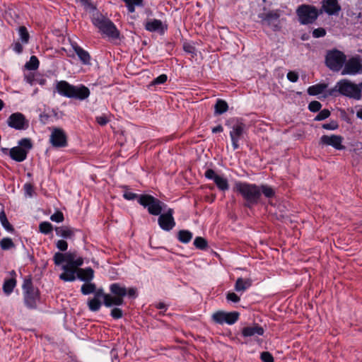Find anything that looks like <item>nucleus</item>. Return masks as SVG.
<instances>
[{
	"label": "nucleus",
	"mask_w": 362,
	"mask_h": 362,
	"mask_svg": "<svg viewBox=\"0 0 362 362\" xmlns=\"http://www.w3.org/2000/svg\"><path fill=\"white\" fill-rule=\"evenodd\" d=\"M91 21L102 35L112 40L119 38V31L115 25L102 13L94 12L91 16Z\"/></svg>",
	"instance_id": "1"
},
{
	"label": "nucleus",
	"mask_w": 362,
	"mask_h": 362,
	"mask_svg": "<svg viewBox=\"0 0 362 362\" xmlns=\"http://www.w3.org/2000/svg\"><path fill=\"white\" fill-rule=\"evenodd\" d=\"M233 189L243 197L247 207H251L259 202V185L238 181L235 183Z\"/></svg>",
	"instance_id": "2"
},
{
	"label": "nucleus",
	"mask_w": 362,
	"mask_h": 362,
	"mask_svg": "<svg viewBox=\"0 0 362 362\" xmlns=\"http://www.w3.org/2000/svg\"><path fill=\"white\" fill-rule=\"evenodd\" d=\"M337 92L341 95L356 100H359L362 98L358 85L348 79H341L338 81L333 88L329 89L326 95H335Z\"/></svg>",
	"instance_id": "3"
},
{
	"label": "nucleus",
	"mask_w": 362,
	"mask_h": 362,
	"mask_svg": "<svg viewBox=\"0 0 362 362\" xmlns=\"http://www.w3.org/2000/svg\"><path fill=\"white\" fill-rule=\"evenodd\" d=\"M110 296H105V306L122 305L124 297L127 294V288L122 284L114 283L110 286Z\"/></svg>",
	"instance_id": "4"
},
{
	"label": "nucleus",
	"mask_w": 362,
	"mask_h": 362,
	"mask_svg": "<svg viewBox=\"0 0 362 362\" xmlns=\"http://www.w3.org/2000/svg\"><path fill=\"white\" fill-rule=\"evenodd\" d=\"M138 202L148 209L150 214L158 216L165 209V204L149 194L140 195Z\"/></svg>",
	"instance_id": "5"
},
{
	"label": "nucleus",
	"mask_w": 362,
	"mask_h": 362,
	"mask_svg": "<svg viewBox=\"0 0 362 362\" xmlns=\"http://www.w3.org/2000/svg\"><path fill=\"white\" fill-rule=\"evenodd\" d=\"M296 14L300 24L308 25L313 23L317 18L319 12L314 6L303 4L298 7Z\"/></svg>",
	"instance_id": "6"
},
{
	"label": "nucleus",
	"mask_w": 362,
	"mask_h": 362,
	"mask_svg": "<svg viewBox=\"0 0 362 362\" xmlns=\"http://www.w3.org/2000/svg\"><path fill=\"white\" fill-rule=\"evenodd\" d=\"M346 59V57L342 52L332 49L327 52L325 64L332 71H339L343 67Z\"/></svg>",
	"instance_id": "7"
},
{
	"label": "nucleus",
	"mask_w": 362,
	"mask_h": 362,
	"mask_svg": "<svg viewBox=\"0 0 362 362\" xmlns=\"http://www.w3.org/2000/svg\"><path fill=\"white\" fill-rule=\"evenodd\" d=\"M24 302L27 307L34 308L38 298V291L33 286L31 279H25L23 286Z\"/></svg>",
	"instance_id": "8"
},
{
	"label": "nucleus",
	"mask_w": 362,
	"mask_h": 362,
	"mask_svg": "<svg viewBox=\"0 0 362 362\" xmlns=\"http://www.w3.org/2000/svg\"><path fill=\"white\" fill-rule=\"evenodd\" d=\"M342 75H356L362 73V58L360 56H355L349 58L344 64Z\"/></svg>",
	"instance_id": "9"
},
{
	"label": "nucleus",
	"mask_w": 362,
	"mask_h": 362,
	"mask_svg": "<svg viewBox=\"0 0 362 362\" xmlns=\"http://www.w3.org/2000/svg\"><path fill=\"white\" fill-rule=\"evenodd\" d=\"M8 125L17 130H25L29 127V121L21 112L11 114L7 119Z\"/></svg>",
	"instance_id": "10"
},
{
	"label": "nucleus",
	"mask_w": 362,
	"mask_h": 362,
	"mask_svg": "<svg viewBox=\"0 0 362 362\" xmlns=\"http://www.w3.org/2000/svg\"><path fill=\"white\" fill-rule=\"evenodd\" d=\"M245 132V125L240 121L235 122L231 127L230 136L232 141L233 149L239 148V141L243 137Z\"/></svg>",
	"instance_id": "11"
},
{
	"label": "nucleus",
	"mask_w": 362,
	"mask_h": 362,
	"mask_svg": "<svg viewBox=\"0 0 362 362\" xmlns=\"http://www.w3.org/2000/svg\"><path fill=\"white\" fill-rule=\"evenodd\" d=\"M239 317L238 313L230 312L227 313L224 311H218L213 314V320L220 325L226 323L228 325H233L238 321Z\"/></svg>",
	"instance_id": "12"
},
{
	"label": "nucleus",
	"mask_w": 362,
	"mask_h": 362,
	"mask_svg": "<svg viewBox=\"0 0 362 362\" xmlns=\"http://www.w3.org/2000/svg\"><path fill=\"white\" fill-rule=\"evenodd\" d=\"M49 142L56 148L67 146V137L65 132L60 128H53L49 136Z\"/></svg>",
	"instance_id": "13"
},
{
	"label": "nucleus",
	"mask_w": 362,
	"mask_h": 362,
	"mask_svg": "<svg viewBox=\"0 0 362 362\" xmlns=\"http://www.w3.org/2000/svg\"><path fill=\"white\" fill-rule=\"evenodd\" d=\"M174 211L173 209H168L165 213L160 214L158 222L159 226L165 231H170L175 226V221L173 218Z\"/></svg>",
	"instance_id": "14"
},
{
	"label": "nucleus",
	"mask_w": 362,
	"mask_h": 362,
	"mask_svg": "<svg viewBox=\"0 0 362 362\" xmlns=\"http://www.w3.org/2000/svg\"><path fill=\"white\" fill-rule=\"evenodd\" d=\"M344 138L340 135H323L321 136L320 143L322 145L330 146L337 150H343L345 146L342 143Z\"/></svg>",
	"instance_id": "15"
},
{
	"label": "nucleus",
	"mask_w": 362,
	"mask_h": 362,
	"mask_svg": "<svg viewBox=\"0 0 362 362\" xmlns=\"http://www.w3.org/2000/svg\"><path fill=\"white\" fill-rule=\"evenodd\" d=\"M204 176L209 179L212 180L215 182L217 187L221 191H226L229 188L228 180L221 175H218L212 169H208L204 173Z\"/></svg>",
	"instance_id": "16"
},
{
	"label": "nucleus",
	"mask_w": 362,
	"mask_h": 362,
	"mask_svg": "<svg viewBox=\"0 0 362 362\" xmlns=\"http://www.w3.org/2000/svg\"><path fill=\"white\" fill-rule=\"evenodd\" d=\"M145 29L149 32H158L163 34L168 28L166 24L158 19H149L144 25Z\"/></svg>",
	"instance_id": "17"
},
{
	"label": "nucleus",
	"mask_w": 362,
	"mask_h": 362,
	"mask_svg": "<svg viewBox=\"0 0 362 362\" xmlns=\"http://www.w3.org/2000/svg\"><path fill=\"white\" fill-rule=\"evenodd\" d=\"M10 276L4 279L3 284V291L6 296H9L16 286V273L14 270L9 272Z\"/></svg>",
	"instance_id": "18"
},
{
	"label": "nucleus",
	"mask_w": 362,
	"mask_h": 362,
	"mask_svg": "<svg viewBox=\"0 0 362 362\" xmlns=\"http://www.w3.org/2000/svg\"><path fill=\"white\" fill-rule=\"evenodd\" d=\"M55 89L59 95L69 98L72 96V90H74V85L69 83L66 81H57Z\"/></svg>",
	"instance_id": "19"
},
{
	"label": "nucleus",
	"mask_w": 362,
	"mask_h": 362,
	"mask_svg": "<svg viewBox=\"0 0 362 362\" xmlns=\"http://www.w3.org/2000/svg\"><path fill=\"white\" fill-rule=\"evenodd\" d=\"M74 89L71 92L72 96L70 98L84 100L90 95V90L84 85L74 86Z\"/></svg>",
	"instance_id": "20"
},
{
	"label": "nucleus",
	"mask_w": 362,
	"mask_h": 362,
	"mask_svg": "<svg viewBox=\"0 0 362 362\" xmlns=\"http://www.w3.org/2000/svg\"><path fill=\"white\" fill-rule=\"evenodd\" d=\"M241 333L244 337H258L264 334V329L259 325L255 324L252 326L243 327Z\"/></svg>",
	"instance_id": "21"
},
{
	"label": "nucleus",
	"mask_w": 362,
	"mask_h": 362,
	"mask_svg": "<svg viewBox=\"0 0 362 362\" xmlns=\"http://www.w3.org/2000/svg\"><path fill=\"white\" fill-rule=\"evenodd\" d=\"M322 9L329 15H336L341 10L338 0H324L322 1Z\"/></svg>",
	"instance_id": "22"
},
{
	"label": "nucleus",
	"mask_w": 362,
	"mask_h": 362,
	"mask_svg": "<svg viewBox=\"0 0 362 362\" xmlns=\"http://www.w3.org/2000/svg\"><path fill=\"white\" fill-rule=\"evenodd\" d=\"M71 47L75 54H77L80 61L86 65L90 64V56L89 53L83 49L81 47L78 46L76 42L71 43Z\"/></svg>",
	"instance_id": "23"
},
{
	"label": "nucleus",
	"mask_w": 362,
	"mask_h": 362,
	"mask_svg": "<svg viewBox=\"0 0 362 362\" xmlns=\"http://www.w3.org/2000/svg\"><path fill=\"white\" fill-rule=\"evenodd\" d=\"M27 152L23 148L15 146L9 150L10 157L16 162H22L27 158Z\"/></svg>",
	"instance_id": "24"
},
{
	"label": "nucleus",
	"mask_w": 362,
	"mask_h": 362,
	"mask_svg": "<svg viewBox=\"0 0 362 362\" xmlns=\"http://www.w3.org/2000/svg\"><path fill=\"white\" fill-rule=\"evenodd\" d=\"M66 255H69L70 257H66V264L69 267L76 269L77 267L81 266L83 264V259L78 256L76 252H66Z\"/></svg>",
	"instance_id": "25"
},
{
	"label": "nucleus",
	"mask_w": 362,
	"mask_h": 362,
	"mask_svg": "<svg viewBox=\"0 0 362 362\" xmlns=\"http://www.w3.org/2000/svg\"><path fill=\"white\" fill-rule=\"evenodd\" d=\"M64 272L59 275V279L64 281H74L76 279V273L77 271L73 268L69 267V265H63Z\"/></svg>",
	"instance_id": "26"
},
{
	"label": "nucleus",
	"mask_w": 362,
	"mask_h": 362,
	"mask_svg": "<svg viewBox=\"0 0 362 362\" xmlns=\"http://www.w3.org/2000/svg\"><path fill=\"white\" fill-rule=\"evenodd\" d=\"M327 84L326 83H317L313 86H310L308 88V93L310 95H317L320 94L324 93V96L327 97L326 94L329 90L327 88Z\"/></svg>",
	"instance_id": "27"
},
{
	"label": "nucleus",
	"mask_w": 362,
	"mask_h": 362,
	"mask_svg": "<svg viewBox=\"0 0 362 362\" xmlns=\"http://www.w3.org/2000/svg\"><path fill=\"white\" fill-rule=\"evenodd\" d=\"M77 276L81 281L89 282L94 277V271L90 267L78 269L77 270Z\"/></svg>",
	"instance_id": "28"
},
{
	"label": "nucleus",
	"mask_w": 362,
	"mask_h": 362,
	"mask_svg": "<svg viewBox=\"0 0 362 362\" xmlns=\"http://www.w3.org/2000/svg\"><path fill=\"white\" fill-rule=\"evenodd\" d=\"M56 234L64 238H71L74 237L76 230L69 226H60L55 228Z\"/></svg>",
	"instance_id": "29"
},
{
	"label": "nucleus",
	"mask_w": 362,
	"mask_h": 362,
	"mask_svg": "<svg viewBox=\"0 0 362 362\" xmlns=\"http://www.w3.org/2000/svg\"><path fill=\"white\" fill-rule=\"evenodd\" d=\"M252 286V281L250 279L238 278L235 284V290L238 292H244Z\"/></svg>",
	"instance_id": "30"
},
{
	"label": "nucleus",
	"mask_w": 362,
	"mask_h": 362,
	"mask_svg": "<svg viewBox=\"0 0 362 362\" xmlns=\"http://www.w3.org/2000/svg\"><path fill=\"white\" fill-rule=\"evenodd\" d=\"M259 199L261 198L262 194H263L266 198L270 199L275 196V190L270 186L267 185H259Z\"/></svg>",
	"instance_id": "31"
},
{
	"label": "nucleus",
	"mask_w": 362,
	"mask_h": 362,
	"mask_svg": "<svg viewBox=\"0 0 362 362\" xmlns=\"http://www.w3.org/2000/svg\"><path fill=\"white\" fill-rule=\"evenodd\" d=\"M192 236V233L187 230H181L177 233L178 240L185 244L189 243Z\"/></svg>",
	"instance_id": "32"
},
{
	"label": "nucleus",
	"mask_w": 362,
	"mask_h": 362,
	"mask_svg": "<svg viewBox=\"0 0 362 362\" xmlns=\"http://www.w3.org/2000/svg\"><path fill=\"white\" fill-rule=\"evenodd\" d=\"M215 114L222 115L228 110V106L226 101L223 100H218L214 106Z\"/></svg>",
	"instance_id": "33"
},
{
	"label": "nucleus",
	"mask_w": 362,
	"mask_h": 362,
	"mask_svg": "<svg viewBox=\"0 0 362 362\" xmlns=\"http://www.w3.org/2000/svg\"><path fill=\"white\" fill-rule=\"evenodd\" d=\"M96 286L93 283H86L82 285L81 291L83 295H88L95 291Z\"/></svg>",
	"instance_id": "34"
},
{
	"label": "nucleus",
	"mask_w": 362,
	"mask_h": 362,
	"mask_svg": "<svg viewBox=\"0 0 362 362\" xmlns=\"http://www.w3.org/2000/svg\"><path fill=\"white\" fill-rule=\"evenodd\" d=\"M66 257L69 258L70 255L66 253L56 252L53 257V261L56 265H60L63 262L66 263Z\"/></svg>",
	"instance_id": "35"
},
{
	"label": "nucleus",
	"mask_w": 362,
	"mask_h": 362,
	"mask_svg": "<svg viewBox=\"0 0 362 362\" xmlns=\"http://www.w3.org/2000/svg\"><path fill=\"white\" fill-rule=\"evenodd\" d=\"M0 222L2 225V226L7 230V231H12L13 230L12 226L8 222L6 215L5 214V211L4 210H1L0 212Z\"/></svg>",
	"instance_id": "36"
},
{
	"label": "nucleus",
	"mask_w": 362,
	"mask_h": 362,
	"mask_svg": "<svg viewBox=\"0 0 362 362\" xmlns=\"http://www.w3.org/2000/svg\"><path fill=\"white\" fill-rule=\"evenodd\" d=\"M39 60L35 56H32L25 66L28 70H36L39 66Z\"/></svg>",
	"instance_id": "37"
},
{
	"label": "nucleus",
	"mask_w": 362,
	"mask_h": 362,
	"mask_svg": "<svg viewBox=\"0 0 362 362\" xmlns=\"http://www.w3.org/2000/svg\"><path fill=\"white\" fill-rule=\"evenodd\" d=\"M127 6L128 11L133 13L135 11L136 6H142L143 0H123Z\"/></svg>",
	"instance_id": "38"
},
{
	"label": "nucleus",
	"mask_w": 362,
	"mask_h": 362,
	"mask_svg": "<svg viewBox=\"0 0 362 362\" xmlns=\"http://www.w3.org/2000/svg\"><path fill=\"white\" fill-rule=\"evenodd\" d=\"M18 34L22 42L24 44H27L30 38V35L27 30V28L24 26L20 27L18 29Z\"/></svg>",
	"instance_id": "39"
},
{
	"label": "nucleus",
	"mask_w": 362,
	"mask_h": 362,
	"mask_svg": "<svg viewBox=\"0 0 362 362\" xmlns=\"http://www.w3.org/2000/svg\"><path fill=\"white\" fill-rule=\"evenodd\" d=\"M52 225L47 221H44L40 223L39 230L43 234H49L52 231Z\"/></svg>",
	"instance_id": "40"
},
{
	"label": "nucleus",
	"mask_w": 362,
	"mask_h": 362,
	"mask_svg": "<svg viewBox=\"0 0 362 362\" xmlns=\"http://www.w3.org/2000/svg\"><path fill=\"white\" fill-rule=\"evenodd\" d=\"M88 308L91 311H98L101 307V303L99 299L93 298L88 302Z\"/></svg>",
	"instance_id": "41"
},
{
	"label": "nucleus",
	"mask_w": 362,
	"mask_h": 362,
	"mask_svg": "<svg viewBox=\"0 0 362 362\" xmlns=\"http://www.w3.org/2000/svg\"><path fill=\"white\" fill-rule=\"evenodd\" d=\"M194 245L198 249L204 250L207 247V241L202 237H197L194 240Z\"/></svg>",
	"instance_id": "42"
},
{
	"label": "nucleus",
	"mask_w": 362,
	"mask_h": 362,
	"mask_svg": "<svg viewBox=\"0 0 362 362\" xmlns=\"http://www.w3.org/2000/svg\"><path fill=\"white\" fill-rule=\"evenodd\" d=\"M18 147H21L23 148V149H25L28 153L29 150L32 148L33 145L30 139L25 138L22 139L18 141Z\"/></svg>",
	"instance_id": "43"
},
{
	"label": "nucleus",
	"mask_w": 362,
	"mask_h": 362,
	"mask_svg": "<svg viewBox=\"0 0 362 362\" xmlns=\"http://www.w3.org/2000/svg\"><path fill=\"white\" fill-rule=\"evenodd\" d=\"M0 245L3 250H9L11 247H14V244L12 240L9 238H3L0 241Z\"/></svg>",
	"instance_id": "44"
},
{
	"label": "nucleus",
	"mask_w": 362,
	"mask_h": 362,
	"mask_svg": "<svg viewBox=\"0 0 362 362\" xmlns=\"http://www.w3.org/2000/svg\"><path fill=\"white\" fill-rule=\"evenodd\" d=\"M329 115L330 112L327 109H324L318 113V115L315 117V120L321 121L327 119Z\"/></svg>",
	"instance_id": "45"
},
{
	"label": "nucleus",
	"mask_w": 362,
	"mask_h": 362,
	"mask_svg": "<svg viewBox=\"0 0 362 362\" xmlns=\"http://www.w3.org/2000/svg\"><path fill=\"white\" fill-rule=\"evenodd\" d=\"M50 220L54 222L61 223L64 221V215L62 212L57 211L50 216Z\"/></svg>",
	"instance_id": "46"
},
{
	"label": "nucleus",
	"mask_w": 362,
	"mask_h": 362,
	"mask_svg": "<svg viewBox=\"0 0 362 362\" xmlns=\"http://www.w3.org/2000/svg\"><path fill=\"white\" fill-rule=\"evenodd\" d=\"M168 79V76L166 74H161L154 78V80L152 81V85H159V84H163L166 82Z\"/></svg>",
	"instance_id": "47"
},
{
	"label": "nucleus",
	"mask_w": 362,
	"mask_h": 362,
	"mask_svg": "<svg viewBox=\"0 0 362 362\" xmlns=\"http://www.w3.org/2000/svg\"><path fill=\"white\" fill-rule=\"evenodd\" d=\"M322 105L318 101H312L308 105V109L310 111L315 112L320 110Z\"/></svg>",
	"instance_id": "48"
},
{
	"label": "nucleus",
	"mask_w": 362,
	"mask_h": 362,
	"mask_svg": "<svg viewBox=\"0 0 362 362\" xmlns=\"http://www.w3.org/2000/svg\"><path fill=\"white\" fill-rule=\"evenodd\" d=\"M123 197L127 200H134L136 198L139 199V196L134 192H130L128 189L124 192Z\"/></svg>",
	"instance_id": "49"
},
{
	"label": "nucleus",
	"mask_w": 362,
	"mask_h": 362,
	"mask_svg": "<svg viewBox=\"0 0 362 362\" xmlns=\"http://www.w3.org/2000/svg\"><path fill=\"white\" fill-rule=\"evenodd\" d=\"M110 315L114 319H120L123 316V312L120 308H115L111 310Z\"/></svg>",
	"instance_id": "50"
},
{
	"label": "nucleus",
	"mask_w": 362,
	"mask_h": 362,
	"mask_svg": "<svg viewBox=\"0 0 362 362\" xmlns=\"http://www.w3.org/2000/svg\"><path fill=\"white\" fill-rule=\"evenodd\" d=\"M261 360L263 362H274V358L272 355L268 351H264L261 354Z\"/></svg>",
	"instance_id": "51"
},
{
	"label": "nucleus",
	"mask_w": 362,
	"mask_h": 362,
	"mask_svg": "<svg viewBox=\"0 0 362 362\" xmlns=\"http://www.w3.org/2000/svg\"><path fill=\"white\" fill-rule=\"evenodd\" d=\"M326 35V30L322 28H318L313 31V36L315 38L324 37Z\"/></svg>",
	"instance_id": "52"
},
{
	"label": "nucleus",
	"mask_w": 362,
	"mask_h": 362,
	"mask_svg": "<svg viewBox=\"0 0 362 362\" xmlns=\"http://www.w3.org/2000/svg\"><path fill=\"white\" fill-rule=\"evenodd\" d=\"M94 293H95L94 298H96L97 299H98L99 298H103V303L105 305V296H110V293L109 294L105 293L103 288H99L98 290L95 289V291Z\"/></svg>",
	"instance_id": "53"
},
{
	"label": "nucleus",
	"mask_w": 362,
	"mask_h": 362,
	"mask_svg": "<svg viewBox=\"0 0 362 362\" xmlns=\"http://www.w3.org/2000/svg\"><path fill=\"white\" fill-rule=\"evenodd\" d=\"M57 247L61 251H66L68 248L67 243L64 240H59L57 242Z\"/></svg>",
	"instance_id": "54"
},
{
	"label": "nucleus",
	"mask_w": 362,
	"mask_h": 362,
	"mask_svg": "<svg viewBox=\"0 0 362 362\" xmlns=\"http://www.w3.org/2000/svg\"><path fill=\"white\" fill-rule=\"evenodd\" d=\"M226 298L228 300L232 301L233 303H238L240 301V297L235 294V293H228L226 296Z\"/></svg>",
	"instance_id": "55"
},
{
	"label": "nucleus",
	"mask_w": 362,
	"mask_h": 362,
	"mask_svg": "<svg viewBox=\"0 0 362 362\" xmlns=\"http://www.w3.org/2000/svg\"><path fill=\"white\" fill-rule=\"evenodd\" d=\"M338 124L336 122H331L329 123H327V124H324L322 125V127L325 129H329V130H335L338 128Z\"/></svg>",
	"instance_id": "56"
},
{
	"label": "nucleus",
	"mask_w": 362,
	"mask_h": 362,
	"mask_svg": "<svg viewBox=\"0 0 362 362\" xmlns=\"http://www.w3.org/2000/svg\"><path fill=\"white\" fill-rule=\"evenodd\" d=\"M287 78L293 83H295L298 79V74L295 71H289L287 74Z\"/></svg>",
	"instance_id": "57"
},
{
	"label": "nucleus",
	"mask_w": 362,
	"mask_h": 362,
	"mask_svg": "<svg viewBox=\"0 0 362 362\" xmlns=\"http://www.w3.org/2000/svg\"><path fill=\"white\" fill-rule=\"evenodd\" d=\"M12 47L13 50L18 54H21L23 49L22 45L19 42H14L12 45Z\"/></svg>",
	"instance_id": "58"
},
{
	"label": "nucleus",
	"mask_w": 362,
	"mask_h": 362,
	"mask_svg": "<svg viewBox=\"0 0 362 362\" xmlns=\"http://www.w3.org/2000/svg\"><path fill=\"white\" fill-rule=\"evenodd\" d=\"M184 50L189 54H194L195 53V48L194 46H192L190 44L185 43L183 45Z\"/></svg>",
	"instance_id": "59"
},
{
	"label": "nucleus",
	"mask_w": 362,
	"mask_h": 362,
	"mask_svg": "<svg viewBox=\"0 0 362 362\" xmlns=\"http://www.w3.org/2000/svg\"><path fill=\"white\" fill-rule=\"evenodd\" d=\"M24 189L25 192V194H28L29 197L33 196V187L31 184L26 183L24 185Z\"/></svg>",
	"instance_id": "60"
},
{
	"label": "nucleus",
	"mask_w": 362,
	"mask_h": 362,
	"mask_svg": "<svg viewBox=\"0 0 362 362\" xmlns=\"http://www.w3.org/2000/svg\"><path fill=\"white\" fill-rule=\"evenodd\" d=\"M96 122L99 124L103 126V125H105L108 122V119L106 117V116L102 115V116H98L96 117Z\"/></svg>",
	"instance_id": "61"
},
{
	"label": "nucleus",
	"mask_w": 362,
	"mask_h": 362,
	"mask_svg": "<svg viewBox=\"0 0 362 362\" xmlns=\"http://www.w3.org/2000/svg\"><path fill=\"white\" fill-rule=\"evenodd\" d=\"M272 20L277 21L278 20V16L276 14L272 13H268L264 19L266 22H267L269 24L271 23V21Z\"/></svg>",
	"instance_id": "62"
},
{
	"label": "nucleus",
	"mask_w": 362,
	"mask_h": 362,
	"mask_svg": "<svg viewBox=\"0 0 362 362\" xmlns=\"http://www.w3.org/2000/svg\"><path fill=\"white\" fill-rule=\"evenodd\" d=\"M127 296H128L130 298H136V288H127Z\"/></svg>",
	"instance_id": "63"
},
{
	"label": "nucleus",
	"mask_w": 362,
	"mask_h": 362,
	"mask_svg": "<svg viewBox=\"0 0 362 362\" xmlns=\"http://www.w3.org/2000/svg\"><path fill=\"white\" fill-rule=\"evenodd\" d=\"M223 131V128L221 125H218L212 129L213 133L222 132Z\"/></svg>",
	"instance_id": "64"
}]
</instances>
